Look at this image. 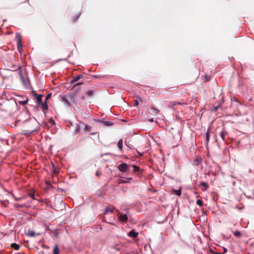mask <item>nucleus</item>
<instances>
[{"instance_id":"nucleus-1","label":"nucleus","mask_w":254,"mask_h":254,"mask_svg":"<svg viewBox=\"0 0 254 254\" xmlns=\"http://www.w3.org/2000/svg\"><path fill=\"white\" fill-rule=\"evenodd\" d=\"M38 127V124L36 120L26 121L24 123L22 134L30 135L32 132L36 131Z\"/></svg>"},{"instance_id":"nucleus-2","label":"nucleus","mask_w":254,"mask_h":254,"mask_svg":"<svg viewBox=\"0 0 254 254\" xmlns=\"http://www.w3.org/2000/svg\"><path fill=\"white\" fill-rule=\"evenodd\" d=\"M15 72L8 69H1L0 70V74L3 80L6 81L12 82L14 78V74Z\"/></svg>"},{"instance_id":"nucleus-3","label":"nucleus","mask_w":254,"mask_h":254,"mask_svg":"<svg viewBox=\"0 0 254 254\" xmlns=\"http://www.w3.org/2000/svg\"><path fill=\"white\" fill-rule=\"evenodd\" d=\"M129 167L126 163H122L118 166V169L121 172H127L128 170Z\"/></svg>"},{"instance_id":"nucleus-4","label":"nucleus","mask_w":254,"mask_h":254,"mask_svg":"<svg viewBox=\"0 0 254 254\" xmlns=\"http://www.w3.org/2000/svg\"><path fill=\"white\" fill-rule=\"evenodd\" d=\"M16 39L17 41V49L19 51H20L22 50V45L21 36L19 34H16Z\"/></svg>"},{"instance_id":"nucleus-5","label":"nucleus","mask_w":254,"mask_h":254,"mask_svg":"<svg viewBox=\"0 0 254 254\" xmlns=\"http://www.w3.org/2000/svg\"><path fill=\"white\" fill-rule=\"evenodd\" d=\"M33 93L34 95L36 97V101H37L38 105L40 106V104H42V97H43V95L42 94H39V95H37V93L35 91H33Z\"/></svg>"},{"instance_id":"nucleus-6","label":"nucleus","mask_w":254,"mask_h":254,"mask_svg":"<svg viewBox=\"0 0 254 254\" xmlns=\"http://www.w3.org/2000/svg\"><path fill=\"white\" fill-rule=\"evenodd\" d=\"M40 106H41V108L43 109L44 113L45 114V111L48 110V106L46 101L42 102V104H40Z\"/></svg>"},{"instance_id":"nucleus-7","label":"nucleus","mask_w":254,"mask_h":254,"mask_svg":"<svg viewBox=\"0 0 254 254\" xmlns=\"http://www.w3.org/2000/svg\"><path fill=\"white\" fill-rule=\"evenodd\" d=\"M199 187H204V189H202V190L203 191L206 190L208 189V188H209V186L207 184V183H206L204 182H201L199 185Z\"/></svg>"},{"instance_id":"nucleus-8","label":"nucleus","mask_w":254,"mask_h":254,"mask_svg":"<svg viewBox=\"0 0 254 254\" xmlns=\"http://www.w3.org/2000/svg\"><path fill=\"white\" fill-rule=\"evenodd\" d=\"M119 219L121 221L125 222L127 219V216L126 214H121L119 213Z\"/></svg>"},{"instance_id":"nucleus-9","label":"nucleus","mask_w":254,"mask_h":254,"mask_svg":"<svg viewBox=\"0 0 254 254\" xmlns=\"http://www.w3.org/2000/svg\"><path fill=\"white\" fill-rule=\"evenodd\" d=\"M82 77V75L79 74L74 77L73 79L70 81L71 84L78 81Z\"/></svg>"},{"instance_id":"nucleus-10","label":"nucleus","mask_w":254,"mask_h":254,"mask_svg":"<svg viewBox=\"0 0 254 254\" xmlns=\"http://www.w3.org/2000/svg\"><path fill=\"white\" fill-rule=\"evenodd\" d=\"M228 133L225 130H223L220 133L221 138L223 139V141H225L226 136L227 135Z\"/></svg>"},{"instance_id":"nucleus-11","label":"nucleus","mask_w":254,"mask_h":254,"mask_svg":"<svg viewBox=\"0 0 254 254\" xmlns=\"http://www.w3.org/2000/svg\"><path fill=\"white\" fill-rule=\"evenodd\" d=\"M115 209V207L114 206L112 207V208H111L110 206H107L105 208L104 214H106L108 213L109 212H111V213H113V210Z\"/></svg>"},{"instance_id":"nucleus-12","label":"nucleus","mask_w":254,"mask_h":254,"mask_svg":"<svg viewBox=\"0 0 254 254\" xmlns=\"http://www.w3.org/2000/svg\"><path fill=\"white\" fill-rule=\"evenodd\" d=\"M128 235L129 237H131L133 238H136L138 235V233L135 232L133 230H131L128 233Z\"/></svg>"},{"instance_id":"nucleus-13","label":"nucleus","mask_w":254,"mask_h":254,"mask_svg":"<svg viewBox=\"0 0 254 254\" xmlns=\"http://www.w3.org/2000/svg\"><path fill=\"white\" fill-rule=\"evenodd\" d=\"M11 248L15 250H18L20 248V246L16 243H12L11 245Z\"/></svg>"},{"instance_id":"nucleus-14","label":"nucleus","mask_w":254,"mask_h":254,"mask_svg":"<svg viewBox=\"0 0 254 254\" xmlns=\"http://www.w3.org/2000/svg\"><path fill=\"white\" fill-rule=\"evenodd\" d=\"M60 250L57 245L54 246L53 250V254H59Z\"/></svg>"},{"instance_id":"nucleus-15","label":"nucleus","mask_w":254,"mask_h":254,"mask_svg":"<svg viewBox=\"0 0 254 254\" xmlns=\"http://www.w3.org/2000/svg\"><path fill=\"white\" fill-rule=\"evenodd\" d=\"M27 236H28L29 237H33L35 236L36 234L34 231H32V230H29L27 232Z\"/></svg>"},{"instance_id":"nucleus-16","label":"nucleus","mask_w":254,"mask_h":254,"mask_svg":"<svg viewBox=\"0 0 254 254\" xmlns=\"http://www.w3.org/2000/svg\"><path fill=\"white\" fill-rule=\"evenodd\" d=\"M118 147L120 150L123 148V140L122 139H120L118 142Z\"/></svg>"},{"instance_id":"nucleus-17","label":"nucleus","mask_w":254,"mask_h":254,"mask_svg":"<svg viewBox=\"0 0 254 254\" xmlns=\"http://www.w3.org/2000/svg\"><path fill=\"white\" fill-rule=\"evenodd\" d=\"M91 128L92 127L91 126L86 125L85 128L83 129V130L85 132L90 131L91 130Z\"/></svg>"},{"instance_id":"nucleus-18","label":"nucleus","mask_w":254,"mask_h":254,"mask_svg":"<svg viewBox=\"0 0 254 254\" xmlns=\"http://www.w3.org/2000/svg\"><path fill=\"white\" fill-rule=\"evenodd\" d=\"M27 102H28V98H26V100H22V101H19V103L21 105H25L27 103Z\"/></svg>"},{"instance_id":"nucleus-19","label":"nucleus","mask_w":254,"mask_h":254,"mask_svg":"<svg viewBox=\"0 0 254 254\" xmlns=\"http://www.w3.org/2000/svg\"><path fill=\"white\" fill-rule=\"evenodd\" d=\"M151 109L153 113L154 114H157L159 112V110H158L154 107H151Z\"/></svg>"},{"instance_id":"nucleus-20","label":"nucleus","mask_w":254,"mask_h":254,"mask_svg":"<svg viewBox=\"0 0 254 254\" xmlns=\"http://www.w3.org/2000/svg\"><path fill=\"white\" fill-rule=\"evenodd\" d=\"M103 123L104 125L107 126H110L113 124V123L110 122L109 121H103Z\"/></svg>"},{"instance_id":"nucleus-21","label":"nucleus","mask_w":254,"mask_h":254,"mask_svg":"<svg viewBox=\"0 0 254 254\" xmlns=\"http://www.w3.org/2000/svg\"><path fill=\"white\" fill-rule=\"evenodd\" d=\"M14 206L16 208H23L25 206V204H14Z\"/></svg>"},{"instance_id":"nucleus-22","label":"nucleus","mask_w":254,"mask_h":254,"mask_svg":"<svg viewBox=\"0 0 254 254\" xmlns=\"http://www.w3.org/2000/svg\"><path fill=\"white\" fill-rule=\"evenodd\" d=\"M203 201L201 199H198L196 200V204L199 206H201L203 205Z\"/></svg>"},{"instance_id":"nucleus-23","label":"nucleus","mask_w":254,"mask_h":254,"mask_svg":"<svg viewBox=\"0 0 254 254\" xmlns=\"http://www.w3.org/2000/svg\"><path fill=\"white\" fill-rule=\"evenodd\" d=\"M80 127L79 125H77L76 126V128L74 130V133L77 134V133H78L80 131Z\"/></svg>"},{"instance_id":"nucleus-24","label":"nucleus","mask_w":254,"mask_h":254,"mask_svg":"<svg viewBox=\"0 0 254 254\" xmlns=\"http://www.w3.org/2000/svg\"><path fill=\"white\" fill-rule=\"evenodd\" d=\"M86 95L88 96H91L93 95V90H88L86 92Z\"/></svg>"},{"instance_id":"nucleus-25","label":"nucleus","mask_w":254,"mask_h":254,"mask_svg":"<svg viewBox=\"0 0 254 254\" xmlns=\"http://www.w3.org/2000/svg\"><path fill=\"white\" fill-rule=\"evenodd\" d=\"M133 172L134 173H136L137 172H138L139 170V167L137 166L133 165Z\"/></svg>"},{"instance_id":"nucleus-26","label":"nucleus","mask_w":254,"mask_h":254,"mask_svg":"<svg viewBox=\"0 0 254 254\" xmlns=\"http://www.w3.org/2000/svg\"><path fill=\"white\" fill-rule=\"evenodd\" d=\"M234 235L236 237H240L241 236V233L239 231H235L234 233Z\"/></svg>"},{"instance_id":"nucleus-27","label":"nucleus","mask_w":254,"mask_h":254,"mask_svg":"<svg viewBox=\"0 0 254 254\" xmlns=\"http://www.w3.org/2000/svg\"><path fill=\"white\" fill-rule=\"evenodd\" d=\"M206 139L207 142H208L209 139V132L208 130L206 133Z\"/></svg>"},{"instance_id":"nucleus-28","label":"nucleus","mask_w":254,"mask_h":254,"mask_svg":"<svg viewBox=\"0 0 254 254\" xmlns=\"http://www.w3.org/2000/svg\"><path fill=\"white\" fill-rule=\"evenodd\" d=\"M174 191L175 192L176 194H177L178 196H180L181 194V190H174Z\"/></svg>"},{"instance_id":"nucleus-29","label":"nucleus","mask_w":254,"mask_h":254,"mask_svg":"<svg viewBox=\"0 0 254 254\" xmlns=\"http://www.w3.org/2000/svg\"><path fill=\"white\" fill-rule=\"evenodd\" d=\"M51 95H52V93H49V94H48L46 96V99H45V100H46V101H46V102H47V101L51 98Z\"/></svg>"},{"instance_id":"nucleus-30","label":"nucleus","mask_w":254,"mask_h":254,"mask_svg":"<svg viewBox=\"0 0 254 254\" xmlns=\"http://www.w3.org/2000/svg\"><path fill=\"white\" fill-rule=\"evenodd\" d=\"M128 182L127 180H121L120 181V183H122V184H127L128 183Z\"/></svg>"},{"instance_id":"nucleus-31","label":"nucleus","mask_w":254,"mask_h":254,"mask_svg":"<svg viewBox=\"0 0 254 254\" xmlns=\"http://www.w3.org/2000/svg\"><path fill=\"white\" fill-rule=\"evenodd\" d=\"M186 103H180V102H176L174 103V105H185Z\"/></svg>"},{"instance_id":"nucleus-32","label":"nucleus","mask_w":254,"mask_h":254,"mask_svg":"<svg viewBox=\"0 0 254 254\" xmlns=\"http://www.w3.org/2000/svg\"><path fill=\"white\" fill-rule=\"evenodd\" d=\"M82 83H83L82 82H79V83H77L75 84L74 85V87H75L76 86L81 85V84H82Z\"/></svg>"},{"instance_id":"nucleus-33","label":"nucleus","mask_w":254,"mask_h":254,"mask_svg":"<svg viewBox=\"0 0 254 254\" xmlns=\"http://www.w3.org/2000/svg\"><path fill=\"white\" fill-rule=\"evenodd\" d=\"M49 122L52 124H54L55 123L54 120H53L52 119H50Z\"/></svg>"},{"instance_id":"nucleus-34","label":"nucleus","mask_w":254,"mask_h":254,"mask_svg":"<svg viewBox=\"0 0 254 254\" xmlns=\"http://www.w3.org/2000/svg\"><path fill=\"white\" fill-rule=\"evenodd\" d=\"M13 197H14V199H15V200H16V201L20 200L21 198L20 197L17 198V197H15L14 196H13Z\"/></svg>"},{"instance_id":"nucleus-35","label":"nucleus","mask_w":254,"mask_h":254,"mask_svg":"<svg viewBox=\"0 0 254 254\" xmlns=\"http://www.w3.org/2000/svg\"><path fill=\"white\" fill-rule=\"evenodd\" d=\"M149 121L150 122H151V123H152V122H154V120H153V118H151V119H150L149 120Z\"/></svg>"},{"instance_id":"nucleus-36","label":"nucleus","mask_w":254,"mask_h":254,"mask_svg":"<svg viewBox=\"0 0 254 254\" xmlns=\"http://www.w3.org/2000/svg\"><path fill=\"white\" fill-rule=\"evenodd\" d=\"M219 108V106H217V107H216L214 108V111H216L217 110L218 108Z\"/></svg>"},{"instance_id":"nucleus-37","label":"nucleus","mask_w":254,"mask_h":254,"mask_svg":"<svg viewBox=\"0 0 254 254\" xmlns=\"http://www.w3.org/2000/svg\"><path fill=\"white\" fill-rule=\"evenodd\" d=\"M227 251V249L225 248H224V253H226Z\"/></svg>"},{"instance_id":"nucleus-38","label":"nucleus","mask_w":254,"mask_h":254,"mask_svg":"<svg viewBox=\"0 0 254 254\" xmlns=\"http://www.w3.org/2000/svg\"><path fill=\"white\" fill-rule=\"evenodd\" d=\"M138 102L137 101H135V106H137Z\"/></svg>"},{"instance_id":"nucleus-39","label":"nucleus","mask_w":254,"mask_h":254,"mask_svg":"<svg viewBox=\"0 0 254 254\" xmlns=\"http://www.w3.org/2000/svg\"><path fill=\"white\" fill-rule=\"evenodd\" d=\"M54 173L55 174H57V172H56L55 171H54Z\"/></svg>"},{"instance_id":"nucleus-40","label":"nucleus","mask_w":254,"mask_h":254,"mask_svg":"<svg viewBox=\"0 0 254 254\" xmlns=\"http://www.w3.org/2000/svg\"><path fill=\"white\" fill-rule=\"evenodd\" d=\"M174 88H175V89H177L178 88V87L176 86V87H174Z\"/></svg>"},{"instance_id":"nucleus-41","label":"nucleus","mask_w":254,"mask_h":254,"mask_svg":"<svg viewBox=\"0 0 254 254\" xmlns=\"http://www.w3.org/2000/svg\"><path fill=\"white\" fill-rule=\"evenodd\" d=\"M95 134V132H94V133H91L90 134Z\"/></svg>"},{"instance_id":"nucleus-42","label":"nucleus","mask_w":254,"mask_h":254,"mask_svg":"<svg viewBox=\"0 0 254 254\" xmlns=\"http://www.w3.org/2000/svg\"><path fill=\"white\" fill-rule=\"evenodd\" d=\"M127 179H128V180H131V178H128Z\"/></svg>"},{"instance_id":"nucleus-43","label":"nucleus","mask_w":254,"mask_h":254,"mask_svg":"<svg viewBox=\"0 0 254 254\" xmlns=\"http://www.w3.org/2000/svg\"><path fill=\"white\" fill-rule=\"evenodd\" d=\"M96 174L98 175H99V173H98V172L96 173Z\"/></svg>"},{"instance_id":"nucleus-44","label":"nucleus","mask_w":254,"mask_h":254,"mask_svg":"<svg viewBox=\"0 0 254 254\" xmlns=\"http://www.w3.org/2000/svg\"><path fill=\"white\" fill-rule=\"evenodd\" d=\"M96 174L98 175H99V173H98V172L96 173Z\"/></svg>"},{"instance_id":"nucleus-45","label":"nucleus","mask_w":254,"mask_h":254,"mask_svg":"<svg viewBox=\"0 0 254 254\" xmlns=\"http://www.w3.org/2000/svg\"><path fill=\"white\" fill-rule=\"evenodd\" d=\"M235 101H237V99H235Z\"/></svg>"}]
</instances>
